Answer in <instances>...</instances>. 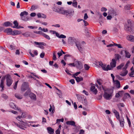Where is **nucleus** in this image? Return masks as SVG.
<instances>
[{"label": "nucleus", "mask_w": 134, "mask_h": 134, "mask_svg": "<svg viewBox=\"0 0 134 134\" xmlns=\"http://www.w3.org/2000/svg\"><path fill=\"white\" fill-rule=\"evenodd\" d=\"M68 42L69 44L72 46L74 44H75L78 49L80 52L82 53L83 51V48L81 46L79 42L74 37H69L68 38Z\"/></svg>", "instance_id": "obj_1"}, {"label": "nucleus", "mask_w": 134, "mask_h": 134, "mask_svg": "<svg viewBox=\"0 0 134 134\" xmlns=\"http://www.w3.org/2000/svg\"><path fill=\"white\" fill-rule=\"evenodd\" d=\"M103 90L104 91V93L103 96L104 98L107 100L111 99L113 96V90L111 89L106 90V88L105 86H101Z\"/></svg>", "instance_id": "obj_2"}, {"label": "nucleus", "mask_w": 134, "mask_h": 134, "mask_svg": "<svg viewBox=\"0 0 134 134\" xmlns=\"http://www.w3.org/2000/svg\"><path fill=\"white\" fill-rule=\"evenodd\" d=\"M22 118L20 116H18L16 118V119L19 121L18 122L19 124L15 122L14 123L16 125L20 128L24 130V128H26L27 123L25 120L22 119H21Z\"/></svg>", "instance_id": "obj_3"}, {"label": "nucleus", "mask_w": 134, "mask_h": 134, "mask_svg": "<svg viewBox=\"0 0 134 134\" xmlns=\"http://www.w3.org/2000/svg\"><path fill=\"white\" fill-rule=\"evenodd\" d=\"M3 78L5 79L6 81V85L8 87L10 86L13 83V80L10 75H6Z\"/></svg>", "instance_id": "obj_4"}, {"label": "nucleus", "mask_w": 134, "mask_h": 134, "mask_svg": "<svg viewBox=\"0 0 134 134\" xmlns=\"http://www.w3.org/2000/svg\"><path fill=\"white\" fill-rule=\"evenodd\" d=\"M127 22L128 24L125 25V29L126 31L132 33L133 32L131 27L132 24L131 21L130 20H127Z\"/></svg>", "instance_id": "obj_5"}, {"label": "nucleus", "mask_w": 134, "mask_h": 134, "mask_svg": "<svg viewBox=\"0 0 134 134\" xmlns=\"http://www.w3.org/2000/svg\"><path fill=\"white\" fill-rule=\"evenodd\" d=\"M129 63V62L128 61L127 63L126 64L125 66L123 68L122 70L124 71L123 72H121L120 75L122 76H125L128 73V71L126 70L127 67L128 66V64Z\"/></svg>", "instance_id": "obj_6"}, {"label": "nucleus", "mask_w": 134, "mask_h": 134, "mask_svg": "<svg viewBox=\"0 0 134 134\" xmlns=\"http://www.w3.org/2000/svg\"><path fill=\"white\" fill-rule=\"evenodd\" d=\"M75 66L77 68L80 70L83 68L82 64L80 61L79 60H77L75 62Z\"/></svg>", "instance_id": "obj_7"}, {"label": "nucleus", "mask_w": 134, "mask_h": 134, "mask_svg": "<svg viewBox=\"0 0 134 134\" xmlns=\"http://www.w3.org/2000/svg\"><path fill=\"white\" fill-rule=\"evenodd\" d=\"M29 87L28 83L27 82H24L21 87V90L23 91H24L27 90Z\"/></svg>", "instance_id": "obj_8"}, {"label": "nucleus", "mask_w": 134, "mask_h": 134, "mask_svg": "<svg viewBox=\"0 0 134 134\" xmlns=\"http://www.w3.org/2000/svg\"><path fill=\"white\" fill-rule=\"evenodd\" d=\"M34 43L36 44L40 45L38 47L42 49H43L44 48V47L43 46H45L46 45V43L43 42H35Z\"/></svg>", "instance_id": "obj_9"}, {"label": "nucleus", "mask_w": 134, "mask_h": 134, "mask_svg": "<svg viewBox=\"0 0 134 134\" xmlns=\"http://www.w3.org/2000/svg\"><path fill=\"white\" fill-rule=\"evenodd\" d=\"M96 64L97 65H99L101 66L103 70L105 71V70L106 69V64H103L101 62H96Z\"/></svg>", "instance_id": "obj_10"}, {"label": "nucleus", "mask_w": 134, "mask_h": 134, "mask_svg": "<svg viewBox=\"0 0 134 134\" xmlns=\"http://www.w3.org/2000/svg\"><path fill=\"white\" fill-rule=\"evenodd\" d=\"M108 14L113 16H115L117 15V13L116 11L112 8L109 10L108 12Z\"/></svg>", "instance_id": "obj_11"}, {"label": "nucleus", "mask_w": 134, "mask_h": 134, "mask_svg": "<svg viewBox=\"0 0 134 134\" xmlns=\"http://www.w3.org/2000/svg\"><path fill=\"white\" fill-rule=\"evenodd\" d=\"M10 105L11 108L15 110H20V109H19L17 106L13 102H11L10 103Z\"/></svg>", "instance_id": "obj_12"}, {"label": "nucleus", "mask_w": 134, "mask_h": 134, "mask_svg": "<svg viewBox=\"0 0 134 134\" xmlns=\"http://www.w3.org/2000/svg\"><path fill=\"white\" fill-rule=\"evenodd\" d=\"M116 60L115 59H112L111 62L110 63V65L113 68L116 66Z\"/></svg>", "instance_id": "obj_13"}, {"label": "nucleus", "mask_w": 134, "mask_h": 134, "mask_svg": "<svg viewBox=\"0 0 134 134\" xmlns=\"http://www.w3.org/2000/svg\"><path fill=\"white\" fill-rule=\"evenodd\" d=\"M120 122V125L121 127H124V120L123 118H121L118 120Z\"/></svg>", "instance_id": "obj_14"}, {"label": "nucleus", "mask_w": 134, "mask_h": 134, "mask_svg": "<svg viewBox=\"0 0 134 134\" xmlns=\"http://www.w3.org/2000/svg\"><path fill=\"white\" fill-rule=\"evenodd\" d=\"M66 123L68 125H71L75 127L76 126L75 122L74 121L72 120L67 121L66 122Z\"/></svg>", "instance_id": "obj_15"}, {"label": "nucleus", "mask_w": 134, "mask_h": 134, "mask_svg": "<svg viewBox=\"0 0 134 134\" xmlns=\"http://www.w3.org/2000/svg\"><path fill=\"white\" fill-rule=\"evenodd\" d=\"M4 32L7 33L8 35H11L12 29L10 28H7L4 30Z\"/></svg>", "instance_id": "obj_16"}, {"label": "nucleus", "mask_w": 134, "mask_h": 134, "mask_svg": "<svg viewBox=\"0 0 134 134\" xmlns=\"http://www.w3.org/2000/svg\"><path fill=\"white\" fill-rule=\"evenodd\" d=\"M13 25V24L9 21L5 22L3 24V25L5 27L11 26L12 27Z\"/></svg>", "instance_id": "obj_17"}, {"label": "nucleus", "mask_w": 134, "mask_h": 134, "mask_svg": "<svg viewBox=\"0 0 134 134\" xmlns=\"http://www.w3.org/2000/svg\"><path fill=\"white\" fill-rule=\"evenodd\" d=\"M4 78H3V77H2L1 80L0 87L2 88L1 91H3L4 90Z\"/></svg>", "instance_id": "obj_18"}, {"label": "nucleus", "mask_w": 134, "mask_h": 134, "mask_svg": "<svg viewBox=\"0 0 134 134\" xmlns=\"http://www.w3.org/2000/svg\"><path fill=\"white\" fill-rule=\"evenodd\" d=\"M91 90L95 94H96L97 93L98 91L97 89L95 88V87L94 86H92L91 87Z\"/></svg>", "instance_id": "obj_19"}, {"label": "nucleus", "mask_w": 134, "mask_h": 134, "mask_svg": "<svg viewBox=\"0 0 134 134\" xmlns=\"http://www.w3.org/2000/svg\"><path fill=\"white\" fill-rule=\"evenodd\" d=\"M47 130L49 134H53L54 133V130L51 127H48L47 128Z\"/></svg>", "instance_id": "obj_20"}, {"label": "nucleus", "mask_w": 134, "mask_h": 134, "mask_svg": "<svg viewBox=\"0 0 134 134\" xmlns=\"http://www.w3.org/2000/svg\"><path fill=\"white\" fill-rule=\"evenodd\" d=\"M127 39L131 42H134V36L131 35L127 36Z\"/></svg>", "instance_id": "obj_21"}, {"label": "nucleus", "mask_w": 134, "mask_h": 134, "mask_svg": "<svg viewBox=\"0 0 134 134\" xmlns=\"http://www.w3.org/2000/svg\"><path fill=\"white\" fill-rule=\"evenodd\" d=\"M21 33V32L18 30L12 31L11 35H17L20 34Z\"/></svg>", "instance_id": "obj_22"}, {"label": "nucleus", "mask_w": 134, "mask_h": 134, "mask_svg": "<svg viewBox=\"0 0 134 134\" xmlns=\"http://www.w3.org/2000/svg\"><path fill=\"white\" fill-rule=\"evenodd\" d=\"M125 53V57L126 58H130V57L131 55L128 51L125 50L124 51Z\"/></svg>", "instance_id": "obj_23"}, {"label": "nucleus", "mask_w": 134, "mask_h": 134, "mask_svg": "<svg viewBox=\"0 0 134 134\" xmlns=\"http://www.w3.org/2000/svg\"><path fill=\"white\" fill-rule=\"evenodd\" d=\"M74 78L76 79V80L77 82H80L82 81L83 80V78L82 77H76L74 76Z\"/></svg>", "instance_id": "obj_24"}, {"label": "nucleus", "mask_w": 134, "mask_h": 134, "mask_svg": "<svg viewBox=\"0 0 134 134\" xmlns=\"http://www.w3.org/2000/svg\"><path fill=\"white\" fill-rule=\"evenodd\" d=\"M30 96L31 99H33L34 100H36V96L34 94L32 93H31L30 94Z\"/></svg>", "instance_id": "obj_25"}, {"label": "nucleus", "mask_w": 134, "mask_h": 134, "mask_svg": "<svg viewBox=\"0 0 134 134\" xmlns=\"http://www.w3.org/2000/svg\"><path fill=\"white\" fill-rule=\"evenodd\" d=\"M13 24L14 25V26H12V27L13 28H17L18 26V23L16 20H15L13 22Z\"/></svg>", "instance_id": "obj_26"}, {"label": "nucleus", "mask_w": 134, "mask_h": 134, "mask_svg": "<svg viewBox=\"0 0 134 134\" xmlns=\"http://www.w3.org/2000/svg\"><path fill=\"white\" fill-rule=\"evenodd\" d=\"M99 14V23L101 24L100 22H103V16L101 14H100L99 12L98 13Z\"/></svg>", "instance_id": "obj_27"}, {"label": "nucleus", "mask_w": 134, "mask_h": 134, "mask_svg": "<svg viewBox=\"0 0 134 134\" xmlns=\"http://www.w3.org/2000/svg\"><path fill=\"white\" fill-rule=\"evenodd\" d=\"M115 82L116 85V87L118 88H119L120 87V84L119 81L118 80H115Z\"/></svg>", "instance_id": "obj_28"}, {"label": "nucleus", "mask_w": 134, "mask_h": 134, "mask_svg": "<svg viewBox=\"0 0 134 134\" xmlns=\"http://www.w3.org/2000/svg\"><path fill=\"white\" fill-rule=\"evenodd\" d=\"M28 15V13L25 11L21 12L20 14V16H24V15Z\"/></svg>", "instance_id": "obj_29"}, {"label": "nucleus", "mask_w": 134, "mask_h": 134, "mask_svg": "<svg viewBox=\"0 0 134 134\" xmlns=\"http://www.w3.org/2000/svg\"><path fill=\"white\" fill-rule=\"evenodd\" d=\"M115 59L116 60V61L117 60H119V59H120L121 57L120 55L118 54H115Z\"/></svg>", "instance_id": "obj_30"}, {"label": "nucleus", "mask_w": 134, "mask_h": 134, "mask_svg": "<svg viewBox=\"0 0 134 134\" xmlns=\"http://www.w3.org/2000/svg\"><path fill=\"white\" fill-rule=\"evenodd\" d=\"M22 35L25 37H28L30 36V34L29 32H26L24 33H23Z\"/></svg>", "instance_id": "obj_31"}, {"label": "nucleus", "mask_w": 134, "mask_h": 134, "mask_svg": "<svg viewBox=\"0 0 134 134\" xmlns=\"http://www.w3.org/2000/svg\"><path fill=\"white\" fill-rule=\"evenodd\" d=\"M15 97L18 99H21L23 98L22 96L19 94H18L16 93L15 94Z\"/></svg>", "instance_id": "obj_32"}, {"label": "nucleus", "mask_w": 134, "mask_h": 134, "mask_svg": "<svg viewBox=\"0 0 134 134\" xmlns=\"http://www.w3.org/2000/svg\"><path fill=\"white\" fill-rule=\"evenodd\" d=\"M70 14V13L69 12L68 10H65L64 11L63 15H65L66 17L69 14Z\"/></svg>", "instance_id": "obj_33"}, {"label": "nucleus", "mask_w": 134, "mask_h": 134, "mask_svg": "<svg viewBox=\"0 0 134 134\" xmlns=\"http://www.w3.org/2000/svg\"><path fill=\"white\" fill-rule=\"evenodd\" d=\"M113 69V68L111 66L108 65L107 66H106V69L105 70V71H108L109 70H111Z\"/></svg>", "instance_id": "obj_34"}, {"label": "nucleus", "mask_w": 134, "mask_h": 134, "mask_svg": "<svg viewBox=\"0 0 134 134\" xmlns=\"http://www.w3.org/2000/svg\"><path fill=\"white\" fill-rule=\"evenodd\" d=\"M37 6L33 5H32L31 7V8L30 10L31 11H32L33 10H34L37 9Z\"/></svg>", "instance_id": "obj_35"}, {"label": "nucleus", "mask_w": 134, "mask_h": 134, "mask_svg": "<svg viewBox=\"0 0 134 134\" xmlns=\"http://www.w3.org/2000/svg\"><path fill=\"white\" fill-rule=\"evenodd\" d=\"M124 65V63H122L120 65L117 66V68L118 70L121 69Z\"/></svg>", "instance_id": "obj_36"}, {"label": "nucleus", "mask_w": 134, "mask_h": 134, "mask_svg": "<svg viewBox=\"0 0 134 134\" xmlns=\"http://www.w3.org/2000/svg\"><path fill=\"white\" fill-rule=\"evenodd\" d=\"M84 68L85 70H88L90 68V67L88 65L85 64L84 65Z\"/></svg>", "instance_id": "obj_37"}, {"label": "nucleus", "mask_w": 134, "mask_h": 134, "mask_svg": "<svg viewBox=\"0 0 134 134\" xmlns=\"http://www.w3.org/2000/svg\"><path fill=\"white\" fill-rule=\"evenodd\" d=\"M43 36L48 40H49L50 39V38L49 36L45 33L43 34Z\"/></svg>", "instance_id": "obj_38"}, {"label": "nucleus", "mask_w": 134, "mask_h": 134, "mask_svg": "<svg viewBox=\"0 0 134 134\" xmlns=\"http://www.w3.org/2000/svg\"><path fill=\"white\" fill-rule=\"evenodd\" d=\"M130 97V95L128 93H126L125 94L124 96V98H129Z\"/></svg>", "instance_id": "obj_39"}, {"label": "nucleus", "mask_w": 134, "mask_h": 134, "mask_svg": "<svg viewBox=\"0 0 134 134\" xmlns=\"http://www.w3.org/2000/svg\"><path fill=\"white\" fill-rule=\"evenodd\" d=\"M21 19L22 20H23L24 21H27L28 20V18H27L26 17L23 16H21Z\"/></svg>", "instance_id": "obj_40"}, {"label": "nucleus", "mask_w": 134, "mask_h": 134, "mask_svg": "<svg viewBox=\"0 0 134 134\" xmlns=\"http://www.w3.org/2000/svg\"><path fill=\"white\" fill-rule=\"evenodd\" d=\"M114 45L117 47L119 48H122L123 47H122L121 46V45L119 44H118L115 43H114Z\"/></svg>", "instance_id": "obj_41"}, {"label": "nucleus", "mask_w": 134, "mask_h": 134, "mask_svg": "<svg viewBox=\"0 0 134 134\" xmlns=\"http://www.w3.org/2000/svg\"><path fill=\"white\" fill-rule=\"evenodd\" d=\"M117 106L119 108V109L120 108V107H123L124 106V105L123 103H120L117 104Z\"/></svg>", "instance_id": "obj_42"}, {"label": "nucleus", "mask_w": 134, "mask_h": 134, "mask_svg": "<svg viewBox=\"0 0 134 134\" xmlns=\"http://www.w3.org/2000/svg\"><path fill=\"white\" fill-rule=\"evenodd\" d=\"M65 10H63L60 9H59V11H58V13L60 14H63Z\"/></svg>", "instance_id": "obj_43"}, {"label": "nucleus", "mask_w": 134, "mask_h": 134, "mask_svg": "<svg viewBox=\"0 0 134 134\" xmlns=\"http://www.w3.org/2000/svg\"><path fill=\"white\" fill-rule=\"evenodd\" d=\"M115 115L116 118L119 120L120 119V116L119 113L118 112L115 114Z\"/></svg>", "instance_id": "obj_44"}, {"label": "nucleus", "mask_w": 134, "mask_h": 134, "mask_svg": "<svg viewBox=\"0 0 134 134\" xmlns=\"http://www.w3.org/2000/svg\"><path fill=\"white\" fill-rule=\"evenodd\" d=\"M2 97L4 99H6L8 98L7 96L5 94H3L1 95Z\"/></svg>", "instance_id": "obj_45"}, {"label": "nucleus", "mask_w": 134, "mask_h": 134, "mask_svg": "<svg viewBox=\"0 0 134 134\" xmlns=\"http://www.w3.org/2000/svg\"><path fill=\"white\" fill-rule=\"evenodd\" d=\"M20 116L23 118H25L26 116V114L24 112L22 113L21 115Z\"/></svg>", "instance_id": "obj_46"}, {"label": "nucleus", "mask_w": 134, "mask_h": 134, "mask_svg": "<svg viewBox=\"0 0 134 134\" xmlns=\"http://www.w3.org/2000/svg\"><path fill=\"white\" fill-rule=\"evenodd\" d=\"M53 60H55L57 59L55 55V52H54L53 53Z\"/></svg>", "instance_id": "obj_47"}, {"label": "nucleus", "mask_w": 134, "mask_h": 134, "mask_svg": "<svg viewBox=\"0 0 134 134\" xmlns=\"http://www.w3.org/2000/svg\"><path fill=\"white\" fill-rule=\"evenodd\" d=\"M18 81H16L15 82V85L14 86V89L15 90H16V88H17V84H18Z\"/></svg>", "instance_id": "obj_48"}, {"label": "nucleus", "mask_w": 134, "mask_h": 134, "mask_svg": "<svg viewBox=\"0 0 134 134\" xmlns=\"http://www.w3.org/2000/svg\"><path fill=\"white\" fill-rule=\"evenodd\" d=\"M77 3L76 1H74L72 3V5L73 6L75 7H77Z\"/></svg>", "instance_id": "obj_49"}, {"label": "nucleus", "mask_w": 134, "mask_h": 134, "mask_svg": "<svg viewBox=\"0 0 134 134\" xmlns=\"http://www.w3.org/2000/svg\"><path fill=\"white\" fill-rule=\"evenodd\" d=\"M59 9H58L57 8H56V7H54L53 8V10L56 12L58 13V11H59Z\"/></svg>", "instance_id": "obj_50"}, {"label": "nucleus", "mask_w": 134, "mask_h": 134, "mask_svg": "<svg viewBox=\"0 0 134 134\" xmlns=\"http://www.w3.org/2000/svg\"><path fill=\"white\" fill-rule=\"evenodd\" d=\"M52 26H54L56 27H60V25L58 24H56L55 25H52Z\"/></svg>", "instance_id": "obj_51"}, {"label": "nucleus", "mask_w": 134, "mask_h": 134, "mask_svg": "<svg viewBox=\"0 0 134 134\" xmlns=\"http://www.w3.org/2000/svg\"><path fill=\"white\" fill-rule=\"evenodd\" d=\"M107 9L105 7H102L101 9L102 12H106L107 10Z\"/></svg>", "instance_id": "obj_52"}, {"label": "nucleus", "mask_w": 134, "mask_h": 134, "mask_svg": "<svg viewBox=\"0 0 134 134\" xmlns=\"http://www.w3.org/2000/svg\"><path fill=\"white\" fill-rule=\"evenodd\" d=\"M126 117H127V122H128L129 125V126L130 127L131 125V123L130 121L129 118L127 116Z\"/></svg>", "instance_id": "obj_53"}, {"label": "nucleus", "mask_w": 134, "mask_h": 134, "mask_svg": "<svg viewBox=\"0 0 134 134\" xmlns=\"http://www.w3.org/2000/svg\"><path fill=\"white\" fill-rule=\"evenodd\" d=\"M28 27L31 29H36L37 28V26H28Z\"/></svg>", "instance_id": "obj_54"}, {"label": "nucleus", "mask_w": 134, "mask_h": 134, "mask_svg": "<svg viewBox=\"0 0 134 134\" xmlns=\"http://www.w3.org/2000/svg\"><path fill=\"white\" fill-rule=\"evenodd\" d=\"M10 49L12 50H14L15 48V46L12 45H10Z\"/></svg>", "instance_id": "obj_55"}, {"label": "nucleus", "mask_w": 134, "mask_h": 134, "mask_svg": "<svg viewBox=\"0 0 134 134\" xmlns=\"http://www.w3.org/2000/svg\"><path fill=\"white\" fill-rule=\"evenodd\" d=\"M88 18V16L87 14V13H85V14L84 17V20H86Z\"/></svg>", "instance_id": "obj_56"}, {"label": "nucleus", "mask_w": 134, "mask_h": 134, "mask_svg": "<svg viewBox=\"0 0 134 134\" xmlns=\"http://www.w3.org/2000/svg\"><path fill=\"white\" fill-rule=\"evenodd\" d=\"M66 38V36L63 35H61L59 37V38Z\"/></svg>", "instance_id": "obj_57"}, {"label": "nucleus", "mask_w": 134, "mask_h": 134, "mask_svg": "<svg viewBox=\"0 0 134 134\" xmlns=\"http://www.w3.org/2000/svg\"><path fill=\"white\" fill-rule=\"evenodd\" d=\"M44 52H42L40 54V57L41 58H43L44 56Z\"/></svg>", "instance_id": "obj_58"}, {"label": "nucleus", "mask_w": 134, "mask_h": 134, "mask_svg": "<svg viewBox=\"0 0 134 134\" xmlns=\"http://www.w3.org/2000/svg\"><path fill=\"white\" fill-rule=\"evenodd\" d=\"M130 6L129 5H126L125 7V9L126 10H129L130 9Z\"/></svg>", "instance_id": "obj_59"}, {"label": "nucleus", "mask_w": 134, "mask_h": 134, "mask_svg": "<svg viewBox=\"0 0 134 134\" xmlns=\"http://www.w3.org/2000/svg\"><path fill=\"white\" fill-rule=\"evenodd\" d=\"M69 82L72 84H74L75 83L74 80V79L70 80Z\"/></svg>", "instance_id": "obj_60"}, {"label": "nucleus", "mask_w": 134, "mask_h": 134, "mask_svg": "<svg viewBox=\"0 0 134 134\" xmlns=\"http://www.w3.org/2000/svg\"><path fill=\"white\" fill-rule=\"evenodd\" d=\"M118 93H119V94L120 95V96H122V95L123 94L124 92L123 91H119L118 92Z\"/></svg>", "instance_id": "obj_61"}, {"label": "nucleus", "mask_w": 134, "mask_h": 134, "mask_svg": "<svg viewBox=\"0 0 134 134\" xmlns=\"http://www.w3.org/2000/svg\"><path fill=\"white\" fill-rule=\"evenodd\" d=\"M60 131L59 128L58 129L55 131L56 134H60Z\"/></svg>", "instance_id": "obj_62"}, {"label": "nucleus", "mask_w": 134, "mask_h": 134, "mask_svg": "<svg viewBox=\"0 0 134 134\" xmlns=\"http://www.w3.org/2000/svg\"><path fill=\"white\" fill-rule=\"evenodd\" d=\"M82 92L83 93H84L86 95H88V92L85 90H83L82 91Z\"/></svg>", "instance_id": "obj_63"}, {"label": "nucleus", "mask_w": 134, "mask_h": 134, "mask_svg": "<svg viewBox=\"0 0 134 134\" xmlns=\"http://www.w3.org/2000/svg\"><path fill=\"white\" fill-rule=\"evenodd\" d=\"M84 131L83 130H81L79 133V134H84Z\"/></svg>", "instance_id": "obj_64"}]
</instances>
